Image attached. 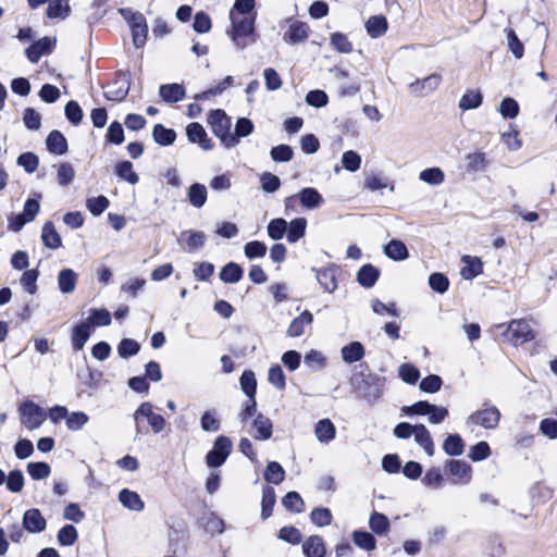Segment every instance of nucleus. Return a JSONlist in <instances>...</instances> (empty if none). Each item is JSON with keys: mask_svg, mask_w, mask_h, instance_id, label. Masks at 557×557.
<instances>
[{"mask_svg": "<svg viewBox=\"0 0 557 557\" xmlns=\"http://www.w3.org/2000/svg\"><path fill=\"white\" fill-rule=\"evenodd\" d=\"M482 99L480 90H468L459 100V109L462 111L476 109L481 106Z\"/></svg>", "mask_w": 557, "mask_h": 557, "instance_id": "obj_38", "label": "nucleus"}, {"mask_svg": "<svg viewBox=\"0 0 557 557\" xmlns=\"http://www.w3.org/2000/svg\"><path fill=\"white\" fill-rule=\"evenodd\" d=\"M314 435L321 444H329L335 438L336 428L330 419H321L314 425Z\"/></svg>", "mask_w": 557, "mask_h": 557, "instance_id": "obj_23", "label": "nucleus"}, {"mask_svg": "<svg viewBox=\"0 0 557 557\" xmlns=\"http://www.w3.org/2000/svg\"><path fill=\"white\" fill-rule=\"evenodd\" d=\"M419 180L425 184L438 186L445 181V173L442 169L434 166L419 173Z\"/></svg>", "mask_w": 557, "mask_h": 557, "instance_id": "obj_35", "label": "nucleus"}, {"mask_svg": "<svg viewBox=\"0 0 557 557\" xmlns=\"http://www.w3.org/2000/svg\"><path fill=\"white\" fill-rule=\"evenodd\" d=\"M287 231V222L284 219L276 218L269 222L267 232L271 239H282Z\"/></svg>", "mask_w": 557, "mask_h": 557, "instance_id": "obj_50", "label": "nucleus"}, {"mask_svg": "<svg viewBox=\"0 0 557 557\" xmlns=\"http://www.w3.org/2000/svg\"><path fill=\"white\" fill-rule=\"evenodd\" d=\"M500 411L497 407L486 405L473 411L467 418V423L474 426H480L484 430H495L499 425Z\"/></svg>", "mask_w": 557, "mask_h": 557, "instance_id": "obj_5", "label": "nucleus"}, {"mask_svg": "<svg viewBox=\"0 0 557 557\" xmlns=\"http://www.w3.org/2000/svg\"><path fill=\"white\" fill-rule=\"evenodd\" d=\"M364 347L360 342H351L341 349V356L345 363L360 361L364 357Z\"/></svg>", "mask_w": 557, "mask_h": 557, "instance_id": "obj_26", "label": "nucleus"}, {"mask_svg": "<svg viewBox=\"0 0 557 557\" xmlns=\"http://www.w3.org/2000/svg\"><path fill=\"white\" fill-rule=\"evenodd\" d=\"M283 506L293 512H301L305 503L297 492H288L282 499Z\"/></svg>", "mask_w": 557, "mask_h": 557, "instance_id": "obj_58", "label": "nucleus"}, {"mask_svg": "<svg viewBox=\"0 0 557 557\" xmlns=\"http://www.w3.org/2000/svg\"><path fill=\"white\" fill-rule=\"evenodd\" d=\"M304 362L311 371H319L326 366V358L321 351L310 349L306 352Z\"/></svg>", "mask_w": 557, "mask_h": 557, "instance_id": "obj_44", "label": "nucleus"}, {"mask_svg": "<svg viewBox=\"0 0 557 557\" xmlns=\"http://www.w3.org/2000/svg\"><path fill=\"white\" fill-rule=\"evenodd\" d=\"M508 341L515 346L522 345L534 338V333L528 321L512 320L507 326Z\"/></svg>", "mask_w": 557, "mask_h": 557, "instance_id": "obj_9", "label": "nucleus"}, {"mask_svg": "<svg viewBox=\"0 0 557 557\" xmlns=\"http://www.w3.org/2000/svg\"><path fill=\"white\" fill-rule=\"evenodd\" d=\"M77 274L72 269H63L58 275V286L61 293L71 294L75 290Z\"/></svg>", "mask_w": 557, "mask_h": 557, "instance_id": "obj_31", "label": "nucleus"}, {"mask_svg": "<svg viewBox=\"0 0 557 557\" xmlns=\"http://www.w3.org/2000/svg\"><path fill=\"white\" fill-rule=\"evenodd\" d=\"M240 388L245 395L248 396V401L239 412V419L242 422L246 423L249 417L256 414V405L257 401L255 399V395L257 392V380L256 374L251 370H245L239 380Z\"/></svg>", "mask_w": 557, "mask_h": 557, "instance_id": "obj_4", "label": "nucleus"}, {"mask_svg": "<svg viewBox=\"0 0 557 557\" xmlns=\"http://www.w3.org/2000/svg\"><path fill=\"white\" fill-rule=\"evenodd\" d=\"M74 178L75 170L70 163L63 162L58 166L57 180L60 186L70 185Z\"/></svg>", "mask_w": 557, "mask_h": 557, "instance_id": "obj_59", "label": "nucleus"}, {"mask_svg": "<svg viewBox=\"0 0 557 557\" xmlns=\"http://www.w3.org/2000/svg\"><path fill=\"white\" fill-rule=\"evenodd\" d=\"M285 471L276 461H270L265 468L264 480L272 484H280L284 481Z\"/></svg>", "mask_w": 557, "mask_h": 557, "instance_id": "obj_48", "label": "nucleus"}, {"mask_svg": "<svg viewBox=\"0 0 557 557\" xmlns=\"http://www.w3.org/2000/svg\"><path fill=\"white\" fill-rule=\"evenodd\" d=\"M70 13V5L62 0H54L47 8L49 18H65Z\"/></svg>", "mask_w": 557, "mask_h": 557, "instance_id": "obj_56", "label": "nucleus"}, {"mask_svg": "<svg viewBox=\"0 0 557 557\" xmlns=\"http://www.w3.org/2000/svg\"><path fill=\"white\" fill-rule=\"evenodd\" d=\"M153 139L161 146H170L176 139V133L171 128H165L162 124H157L152 131Z\"/></svg>", "mask_w": 557, "mask_h": 557, "instance_id": "obj_36", "label": "nucleus"}, {"mask_svg": "<svg viewBox=\"0 0 557 557\" xmlns=\"http://www.w3.org/2000/svg\"><path fill=\"white\" fill-rule=\"evenodd\" d=\"M91 331L92 329L89 325V322L85 321L73 327L71 335L73 350L79 351L85 347L86 343L90 338Z\"/></svg>", "mask_w": 557, "mask_h": 557, "instance_id": "obj_17", "label": "nucleus"}, {"mask_svg": "<svg viewBox=\"0 0 557 557\" xmlns=\"http://www.w3.org/2000/svg\"><path fill=\"white\" fill-rule=\"evenodd\" d=\"M502 141L510 151H517L522 147L519 131L510 125L507 131L500 134Z\"/></svg>", "mask_w": 557, "mask_h": 557, "instance_id": "obj_42", "label": "nucleus"}, {"mask_svg": "<svg viewBox=\"0 0 557 557\" xmlns=\"http://www.w3.org/2000/svg\"><path fill=\"white\" fill-rule=\"evenodd\" d=\"M187 196L194 207L201 208L207 201L206 186L199 183L193 184L188 189Z\"/></svg>", "mask_w": 557, "mask_h": 557, "instance_id": "obj_41", "label": "nucleus"}, {"mask_svg": "<svg viewBox=\"0 0 557 557\" xmlns=\"http://www.w3.org/2000/svg\"><path fill=\"white\" fill-rule=\"evenodd\" d=\"M490 455H491V447L484 441H481V442L476 443L475 445H473L469 451V458L474 462L485 460L486 458L490 457Z\"/></svg>", "mask_w": 557, "mask_h": 557, "instance_id": "obj_63", "label": "nucleus"}, {"mask_svg": "<svg viewBox=\"0 0 557 557\" xmlns=\"http://www.w3.org/2000/svg\"><path fill=\"white\" fill-rule=\"evenodd\" d=\"M89 421L88 416L83 411H73L67 413L66 428L70 431L82 430Z\"/></svg>", "mask_w": 557, "mask_h": 557, "instance_id": "obj_51", "label": "nucleus"}, {"mask_svg": "<svg viewBox=\"0 0 557 557\" xmlns=\"http://www.w3.org/2000/svg\"><path fill=\"white\" fill-rule=\"evenodd\" d=\"M4 482L7 483V488L10 492L20 493L25 484L24 474L21 470H12L9 472Z\"/></svg>", "mask_w": 557, "mask_h": 557, "instance_id": "obj_53", "label": "nucleus"}, {"mask_svg": "<svg viewBox=\"0 0 557 557\" xmlns=\"http://www.w3.org/2000/svg\"><path fill=\"white\" fill-rule=\"evenodd\" d=\"M54 44L55 40L50 37L39 39L26 49L27 59L33 63L38 62L44 54L51 52Z\"/></svg>", "mask_w": 557, "mask_h": 557, "instance_id": "obj_16", "label": "nucleus"}, {"mask_svg": "<svg viewBox=\"0 0 557 557\" xmlns=\"http://www.w3.org/2000/svg\"><path fill=\"white\" fill-rule=\"evenodd\" d=\"M444 468L453 484L467 485L472 480V468L466 461L451 459L445 462Z\"/></svg>", "mask_w": 557, "mask_h": 557, "instance_id": "obj_8", "label": "nucleus"}, {"mask_svg": "<svg viewBox=\"0 0 557 557\" xmlns=\"http://www.w3.org/2000/svg\"><path fill=\"white\" fill-rule=\"evenodd\" d=\"M255 7L256 0H235L233 8L230 10L228 16L256 17V13H251Z\"/></svg>", "mask_w": 557, "mask_h": 557, "instance_id": "obj_33", "label": "nucleus"}, {"mask_svg": "<svg viewBox=\"0 0 557 557\" xmlns=\"http://www.w3.org/2000/svg\"><path fill=\"white\" fill-rule=\"evenodd\" d=\"M401 412L405 416H426L431 424H441L448 417V409L446 407H440L424 400L403 407Z\"/></svg>", "mask_w": 557, "mask_h": 557, "instance_id": "obj_3", "label": "nucleus"}, {"mask_svg": "<svg viewBox=\"0 0 557 557\" xmlns=\"http://www.w3.org/2000/svg\"><path fill=\"white\" fill-rule=\"evenodd\" d=\"M47 522L39 509L32 508L24 512L23 527L29 533H40L46 529Z\"/></svg>", "mask_w": 557, "mask_h": 557, "instance_id": "obj_14", "label": "nucleus"}, {"mask_svg": "<svg viewBox=\"0 0 557 557\" xmlns=\"http://www.w3.org/2000/svg\"><path fill=\"white\" fill-rule=\"evenodd\" d=\"M243 269L235 262L224 265L220 272V278L224 283L234 284L240 281Z\"/></svg>", "mask_w": 557, "mask_h": 557, "instance_id": "obj_39", "label": "nucleus"}, {"mask_svg": "<svg viewBox=\"0 0 557 557\" xmlns=\"http://www.w3.org/2000/svg\"><path fill=\"white\" fill-rule=\"evenodd\" d=\"M463 263L460 275L463 280L470 281L480 275L483 271V262L479 257L465 255L461 258Z\"/></svg>", "mask_w": 557, "mask_h": 557, "instance_id": "obj_18", "label": "nucleus"}, {"mask_svg": "<svg viewBox=\"0 0 557 557\" xmlns=\"http://www.w3.org/2000/svg\"><path fill=\"white\" fill-rule=\"evenodd\" d=\"M230 26L226 28V35L237 50H244L248 46L257 42L256 17H235L228 16Z\"/></svg>", "mask_w": 557, "mask_h": 557, "instance_id": "obj_1", "label": "nucleus"}, {"mask_svg": "<svg viewBox=\"0 0 557 557\" xmlns=\"http://www.w3.org/2000/svg\"><path fill=\"white\" fill-rule=\"evenodd\" d=\"M422 483L428 487L440 488L444 485V476L437 468H431L425 472Z\"/></svg>", "mask_w": 557, "mask_h": 557, "instance_id": "obj_64", "label": "nucleus"}, {"mask_svg": "<svg viewBox=\"0 0 557 557\" xmlns=\"http://www.w3.org/2000/svg\"><path fill=\"white\" fill-rule=\"evenodd\" d=\"M313 322V315L310 311H302L297 318H295L287 327V336L299 337L305 333V329L311 325Z\"/></svg>", "mask_w": 557, "mask_h": 557, "instance_id": "obj_20", "label": "nucleus"}, {"mask_svg": "<svg viewBox=\"0 0 557 557\" xmlns=\"http://www.w3.org/2000/svg\"><path fill=\"white\" fill-rule=\"evenodd\" d=\"M442 77L438 74H431L422 79H417L408 85L409 91L416 97H425L435 91L441 85Z\"/></svg>", "mask_w": 557, "mask_h": 557, "instance_id": "obj_12", "label": "nucleus"}, {"mask_svg": "<svg viewBox=\"0 0 557 557\" xmlns=\"http://www.w3.org/2000/svg\"><path fill=\"white\" fill-rule=\"evenodd\" d=\"M159 95L163 101L173 103L181 101L185 97V88L180 84L162 85Z\"/></svg>", "mask_w": 557, "mask_h": 557, "instance_id": "obj_30", "label": "nucleus"}, {"mask_svg": "<svg viewBox=\"0 0 557 557\" xmlns=\"http://www.w3.org/2000/svg\"><path fill=\"white\" fill-rule=\"evenodd\" d=\"M364 187L370 191L382 190L387 187L391 191H394V184L389 183L385 176L379 174L368 175L364 181Z\"/></svg>", "mask_w": 557, "mask_h": 557, "instance_id": "obj_45", "label": "nucleus"}, {"mask_svg": "<svg viewBox=\"0 0 557 557\" xmlns=\"http://www.w3.org/2000/svg\"><path fill=\"white\" fill-rule=\"evenodd\" d=\"M47 148L51 153L62 156L67 152V141L59 131H52L46 139Z\"/></svg>", "mask_w": 557, "mask_h": 557, "instance_id": "obj_28", "label": "nucleus"}, {"mask_svg": "<svg viewBox=\"0 0 557 557\" xmlns=\"http://www.w3.org/2000/svg\"><path fill=\"white\" fill-rule=\"evenodd\" d=\"M253 418L251 428H252V436L258 441H267L272 436L273 432V424L272 421L264 417L261 413H258L256 411V414L252 416Z\"/></svg>", "mask_w": 557, "mask_h": 557, "instance_id": "obj_13", "label": "nucleus"}, {"mask_svg": "<svg viewBox=\"0 0 557 557\" xmlns=\"http://www.w3.org/2000/svg\"><path fill=\"white\" fill-rule=\"evenodd\" d=\"M78 537L77 530L72 524H66L61 528L58 532L57 539L58 543L61 546H71L73 545Z\"/></svg>", "mask_w": 557, "mask_h": 557, "instance_id": "obj_52", "label": "nucleus"}, {"mask_svg": "<svg viewBox=\"0 0 557 557\" xmlns=\"http://www.w3.org/2000/svg\"><path fill=\"white\" fill-rule=\"evenodd\" d=\"M27 472L33 480H42L50 475L51 469L47 462H29L27 465Z\"/></svg>", "mask_w": 557, "mask_h": 557, "instance_id": "obj_57", "label": "nucleus"}, {"mask_svg": "<svg viewBox=\"0 0 557 557\" xmlns=\"http://www.w3.org/2000/svg\"><path fill=\"white\" fill-rule=\"evenodd\" d=\"M275 492L270 486H264L262 490L261 500V517L268 519L272 515L273 507L275 505Z\"/></svg>", "mask_w": 557, "mask_h": 557, "instance_id": "obj_46", "label": "nucleus"}, {"mask_svg": "<svg viewBox=\"0 0 557 557\" xmlns=\"http://www.w3.org/2000/svg\"><path fill=\"white\" fill-rule=\"evenodd\" d=\"M384 253L393 261L400 262L409 258L407 246L400 239H392L383 247Z\"/></svg>", "mask_w": 557, "mask_h": 557, "instance_id": "obj_21", "label": "nucleus"}, {"mask_svg": "<svg viewBox=\"0 0 557 557\" xmlns=\"http://www.w3.org/2000/svg\"><path fill=\"white\" fill-rule=\"evenodd\" d=\"M465 449V444L460 435L450 434L443 443V450L448 456H460Z\"/></svg>", "mask_w": 557, "mask_h": 557, "instance_id": "obj_34", "label": "nucleus"}, {"mask_svg": "<svg viewBox=\"0 0 557 557\" xmlns=\"http://www.w3.org/2000/svg\"><path fill=\"white\" fill-rule=\"evenodd\" d=\"M268 381L277 389H284L286 385V376L283 369L278 366H272L269 369Z\"/></svg>", "mask_w": 557, "mask_h": 557, "instance_id": "obj_61", "label": "nucleus"}, {"mask_svg": "<svg viewBox=\"0 0 557 557\" xmlns=\"http://www.w3.org/2000/svg\"><path fill=\"white\" fill-rule=\"evenodd\" d=\"M208 124L212 133L221 140V144L231 149L238 145V139L230 133L231 119L223 110H212L208 116Z\"/></svg>", "mask_w": 557, "mask_h": 557, "instance_id": "obj_2", "label": "nucleus"}, {"mask_svg": "<svg viewBox=\"0 0 557 557\" xmlns=\"http://www.w3.org/2000/svg\"><path fill=\"white\" fill-rule=\"evenodd\" d=\"M309 36V27L306 23L299 21H292L288 29L284 34L285 42L296 45L304 42Z\"/></svg>", "mask_w": 557, "mask_h": 557, "instance_id": "obj_15", "label": "nucleus"}, {"mask_svg": "<svg viewBox=\"0 0 557 557\" xmlns=\"http://www.w3.org/2000/svg\"><path fill=\"white\" fill-rule=\"evenodd\" d=\"M414 442L425 451L429 457H432L435 453L433 440L430 431L424 424H416L413 432Z\"/></svg>", "mask_w": 557, "mask_h": 557, "instance_id": "obj_22", "label": "nucleus"}, {"mask_svg": "<svg viewBox=\"0 0 557 557\" xmlns=\"http://www.w3.org/2000/svg\"><path fill=\"white\" fill-rule=\"evenodd\" d=\"M119 502L128 510L140 512L145 509V503L137 492L123 488L119 493Z\"/></svg>", "mask_w": 557, "mask_h": 557, "instance_id": "obj_19", "label": "nucleus"}, {"mask_svg": "<svg viewBox=\"0 0 557 557\" xmlns=\"http://www.w3.org/2000/svg\"><path fill=\"white\" fill-rule=\"evenodd\" d=\"M233 448L232 441L226 436H219L213 443L212 449L206 456V463L209 468L222 466L230 456Z\"/></svg>", "mask_w": 557, "mask_h": 557, "instance_id": "obj_7", "label": "nucleus"}, {"mask_svg": "<svg viewBox=\"0 0 557 557\" xmlns=\"http://www.w3.org/2000/svg\"><path fill=\"white\" fill-rule=\"evenodd\" d=\"M297 197L299 198L301 206L308 210L317 209L323 203L322 195L312 187L302 188L298 193Z\"/></svg>", "mask_w": 557, "mask_h": 557, "instance_id": "obj_24", "label": "nucleus"}, {"mask_svg": "<svg viewBox=\"0 0 557 557\" xmlns=\"http://www.w3.org/2000/svg\"><path fill=\"white\" fill-rule=\"evenodd\" d=\"M139 350L140 345L132 338L122 339L117 346V354L124 359L137 355Z\"/></svg>", "mask_w": 557, "mask_h": 557, "instance_id": "obj_60", "label": "nucleus"}, {"mask_svg": "<svg viewBox=\"0 0 557 557\" xmlns=\"http://www.w3.org/2000/svg\"><path fill=\"white\" fill-rule=\"evenodd\" d=\"M85 322H89L91 329L97 326H108L111 323V313L104 308L92 309Z\"/></svg>", "mask_w": 557, "mask_h": 557, "instance_id": "obj_47", "label": "nucleus"}, {"mask_svg": "<svg viewBox=\"0 0 557 557\" xmlns=\"http://www.w3.org/2000/svg\"><path fill=\"white\" fill-rule=\"evenodd\" d=\"M369 525H370V529L375 534L380 535V534H384L388 531L389 521L385 515L380 513V512H374L370 517Z\"/></svg>", "mask_w": 557, "mask_h": 557, "instance_id": "obj_55", "label": "nucleus"}, {"mask_svg": "<svg viewBox=\"0 0 557 557\" xmlns=\"http://www.w3.org/2000/svg\"><path fill=\"white\" fill-rule=\"evenodd\" d=\"M115 174L123 181L135 185L139 181L138 174L134 171L129 161H122L115 165Z\"/></svg>", "mask_w": 557, "mask_h": 557, "instance_id": "obj_37", "label": "nucleus"}, {"mask_svg": "<svg viewBox=\"0 0 557 557\" xmlns=\"http://www.w3.org/2000/svg\"><path fill=\"white\" fill-rule=\"evenodd\" d=\"M307 220L305 218H297L287 223L286 236L290 244L297 243L306 234Z\"/></svg>", "mask_w": 557, "mask_h": 557, "instance_id": "obj_32", "label": "nucleus"}, {"mask_svg": "<svg viewBox=\"0 0 557 557\" xmlns=\"http://www.w3.org/2000/svg\"><path fill=\"white\" fill-rule=\"evenodd\" d=\"M342 165L345 170L349 172L358 171L361 165L360 154L354 150H348L344 152L342 156Z\"/></svg>", "mask_w": 557, "mask_h": 557, "instance_id": "obj_62", "label": "nucleus"}, {"mask_svg": "<svg viewBox=\"0 0 557 557\" xmlns=\"http://www.w3.org/2000/svg\"><path fill=\"white\" fill-rule=\"evenodd\" d=\"M41 240L45 247L58 249L62 245V239L52 222H46L42 226Z\"/></svg>", "mask_w": 557, "mask_h": 557, "instance_id": "obj_29", "label": "nucleus"}, {"mask_svg": "<svg viewBox=\"0 0 557 557\" xmlns=\"http://www.w3.org/2000/svg\"><path fill=\"white\" fill-rule=\"evenodd\" d=\"M306 557H325L326 548L322 537L312 535L302 543Z\"/></svg>", "mask_w": 557, "mask_h": 557, "instance_id": "obj_27", "label": "nucleus"}, {"mask_svg": "<svg viewBox=\"0 0 557 557\" xmlns=\"http://www.w3.org/2000/svg\"><path fill=\"white\" fill-rule=\"evenodd\" d=\"M467 170L469 172H482L487 166L486 154L482 151L468 153L466 157Z\"/></svg>", "mask_w": 557, "mask_h": 557, "instance_id": "obj_40", "label": "nucleus"}, {"mask_svg": "<svg viewBox=\"0 0 557 557\" xmlns=\"http://www.w3.org/2000/svg\"><path fill=\"white\" fill-rule=\"evenodd\" d=\"M21 423L28 430L38 429L46 420V411L32 400L23 401L18 406Z\"/></svg>", "mask_w": 557, "mask_h": 557, "instance_id": "obj_6", "label": "nucleus"}, {"mask_svg": "<svg viewBox=\"0 0 557 557\" xmlns=\"http://www.w3.org/2000/svg\"><path fill=\"white\" fill-rule=\"evenodd\" d=\"M140 418H145L154 433H161L165 425V419L153 411V406L146 401L143 403L137 410L134 412V420L136 423L139 422Z\"/></svg>", "mask_w": 557, "mask_h": 557, "instance_id": "obj_10", "label": "nucleus"}, {"mask_svg": "<svg viewBox=\"0 0 557 557\" xmlns=\"http://www.w3.org/2000/svg\"><path fill=\"white\" fill-rule=\"evenodd\" d=\"M364 27L371 38H379L387 32L388 23L384 15H373L366 21Z\"/></svg>", "mask_w": 557, "mask_h": 557, "instance_id": "obj_25", "label": "nucleus"}, {"mask_svg": "<svg viewBox=\"0 0 557 557\" xmlns=\"http://www.w3.org/2000/svg\"><path fill=\"white\" fill-rule=\"evenodd\" d=\"M379 277V271L371 264L363 265L357 275V280L363 287H372Z\"/></svg>", "mask_w": 557, "mask_h": 557, "instance_id": "obj_43", "label": "nucleus"}, {"mask_svg": "<svg viewBox=\"0 0 557 557\" xmlns=\"http://www.w3.org/2000/svg\"><path fill=\"white\" fill-rule=\"evenodd\" d=\"M109 199L102 195L86 200V207L94 216L101 215L109 208Z\"/></svg>", "mask_w": 557, "mask_h": 557, "instance_id": "obj_49", "label": "nucleus"}, {"mask_svg": "<svg viewBox=\"0 0 557 557\" xmlns=\"http://www.w3.org/2000/svg\"><path fill=\"white\" fill-rule=\"evenodd\" d=\"M354 543L368 552L375 549V540L372 534L366 531H355L352 533Z\"/></svg>", "mask_w": 557, "mask_h": 557, "instance_id": "obj_54", "label": "nucleus"}, {"mask_svg": "<svg viewBox=\"0 0 557 557\" xmlns=\"http://www.w3.org/2000/svg\"><path fill=\"white\" fill-rule=\"evenodd\" d=\"M185 132L189 143L199 145V147L205 151L213 149L214 144L200 123H189L186 126Z\"/></svg>", "mask_w": 557, "mask_h": 557, "instance_id": "obj_11", "label": "nucleus"}]
</instances>
